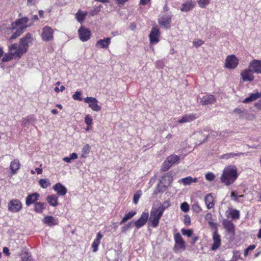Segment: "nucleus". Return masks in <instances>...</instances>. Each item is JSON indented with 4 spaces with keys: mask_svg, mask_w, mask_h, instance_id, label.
I'll return each instance as SVG.
<instances>
[{
    "mask_svg": "<svg viewBox=\"0 0 261 261\" xmlns=\"http://www.w3.org/2000/svg\"><path fill=\"white\" fill-rule=\"evenodd\" d=\"M238 176L237 167L235 166L229 165L223 170L220 180L224 185L228 186L235 181Z\"/></svg>",
    "mask_w": 261,
    "mask_h": 261,
    "instance_id": "1",
    "label": "nucleus"
},
{
    "mask_svg": "<svg viewBox=\"0 0 261 261\" xmlns=\"http://www.w3.org/2000/svg\"><path fill=\"white\" fill-rule=\"evenodd\" d=\"M28 21L27 17H23L18 19L16 21L11 23V30L16 29V31L13 33L9 39L10 40H13L19 37L28 27L27 24Z\"/></svg>",
    "mask_w": 261,
    "mask_h": 261,
    "instance_id": "2",
    "label": "nucleus"
},
{
    "mask_svg": "<svg viewBox=\"0 0 261 261\" xmlns=\"http://www.w3.org/2000/svg\"><path fill=\"white\" fill-rule=\"evenodd\" d=\"M239 60L233 55H228L226 57L224 67L231 70L236 68L239 64Z\"/></svg>",
    "mask_w": 261,
    "mask_h": 261,
    "instance_id": "3",
    "label": "nucleus"
},
{
    "mask_svg": "<svg viewBox=\"0 0 261 261\" xmlns=\"http://www.w3.org/2000/svg\"><path fill=\"white\" fill-rule=\"evenodd\" d=\"M179 159V156L174 154L168 156L163 163L161 170L162 171H167L173 165L178 163Z\"/></svg>",
    "mask_w": 261,
    "mask_h": 261,
    "instance_id": "4",
    "label": "nucleus"
},
{
    "mask_svg": "<svg viewBox=\"0 0 261 261\" xmlns=\"http://www.w3.org/2000/svg\"><path fill=\"white\" fill-rule=\"evenodd\" d=\"M34 39V37L32 34L27 33L20 39L19 45L23 48V50L27 51L29 47L33 45Z\"/></svg>",
    "mask_w": 261,
    "mask_h": 261,
    "instance_id": "5",
    "label": "nucleus"
},
{
    "mask_svg": "<svg viewBox=\"0 0 261 261\" xmlns=\"http://www.w3.org/2000/svg\"><path fill=\"white\" fill-rule=\"evenodd\" d=\"M9 48V52L16 59H19L26 52L25 50H23V48L19 44L16 43L11 45Z\"/></svg>",
    "mask_w": 261,
    "mask_h": 261,
    "instance_id": "6",
    "label": "nucleus"
},
{
    "mask_svg": "<svg viewBox=\"0 0 261 261\" xmlns=\"http://www.w3.org/2000/svg\"><path fill=\"white\" fill-rule=\"evenodd\" d=\"M174 240L175 245L173 248L174 251L179 252L183 251L185 249V242L184 241L180 233H176L174 235Z\"/></svg>",
    "mask_w": 261,
    "mask_h": 261,
    "instance_id": "7",
    "label": "nucleus"
},
{
    "mask_svg": "<svg viewBox=\"0 0 261 261\" xmlns=\"http://www.w3.org/2000/svg\"><path fill=\"white\" fill-rule=\"evenodd\" d=\"M162 215L161 212H159L156 210V208H152L150 212L149 222L153 227H156L158 225L159 220Z\"/></svg>",
    "mask_w": 261,
    "mask_h": 261,
    "instance_id": "8",
    "label": "nucleus"
},
{
    "mask_svg": "<svg viewBox=\"0 0 261 261\" xmlns=\"http://www.w3.org/2000/svg\"><path fill=\"white\" fill-rule=\"evenodd\" d=\"M8 208V210L12 213L19 212L22 208V203L18 199H12L9 202Z\"/></svg>",
    "mask_w": 261,
    "mask_h": 261,
    "instance_id": "9",
    "label": "nucleus"
},
{
    "mask_svg": "<svg viewBox=\"0 0 261 261\" xmlns=\"http://www.w3.org/2000/svg\"><path fill=\"white\" fill-rule=\"evenodd\" d=\"M84 101L88 103L89 107L93 111L98 112L100 111L101 108L98 105V100L94 97H87L85 98Z\"/></svg>",
    "mask_w": 261,
    "mask_h": 261,
    "instance_id": "10",
    "label": "nucleus"
},
{
    "mask_svg": "<svg viewBox=\"0 0 261 261\" xmlns=\"http://www.w3.org/2000/svg\"><path fill=\"white\" fill-rule=\"evenodd\" d=\"M54 31L53 30L49 27L46 26L43 28L41 34V38L44 41H49L53 39Z\"/></svg>",
    "mask_w": 261,
    "mask_h": 261,
    "instance_id": "11",
    "label": "nucleus"
},
{
    "mask_svg": "<svg viewBox=\"0 0 261 261\" xmlns=\"http://www.w3.org/2000/svg\"><path fill=\"white\" fill-rule=\"evenodd\" d=\"M199 117V115L197 113H190L184 115L179 119L177 122L178 123H185L191 122Z\"/></svg>",
    "mask_w": 261,
    "mask_h": 261,
    "instance_id": "12",
    "label": "nucleus"
},
{
    "mask_svg": "<svg viewBox=\"0 0 261 261\" xmlns=\"http://www.w3.org/2000/svg\"><path fill=\"white\" fill-rule=\"evenodd\" d=\"M78 33L80 40L83 42L88 41L90 38L91 32L88 29L81 27L78 30Z\"/></svg>",
    "mask_w": 261,
    "mask_h": 261,
    "instance_id": "13",
    "label": "nucleus"
},
{
    "mask_svg": "<svg viewBox=\"0 0 261 261\" xmlns=\"http://www.w3.org/2000/svg\"><path fill=\"white\" fill-rule=\"evenodd\" d=\"M160 32L159 29L153 27L149 34V39L152 44L157 43L159 41Z\"/></svg>",
    "mask_w": 261,
    "mask_h": 261,
    "instance_id": "14",
    "label": "nucleus"
},
{
    "mask_svg": "<svg viewBox=\"0 0 261 261\" xmlns=\"http://www.w3.org/2000/svg\"><path fill=\"white\" fill-rule=\"evenodd\" d=\"M148 213H143L140 218L135 222L134 224L136 227L137 228H140L144 226L148 219Z\"/></svg>",
    "mask_w": 261,
    "mask_h": 261,
    "instance_id": "15",
    "label": "nucleus"
},
{
    "mask_svg": "<svg viewBox=\"0 0 261 261\" xmlns=\"http://www.w3.org/2000/svg\"><path fill=\"white\" fill-rule=\"evenodd\" d=\"M249 68L253 72L257 73H261V61L254 60L250 63Z\"/></svg>",
    "mask_w": 261,
    "mask_h": 261,
    "instance_id": "16",
    "label": "nucleus"
},
{
    "mask_svg": "<svg viewBox=\"0 0 261 261\" xmlns=\"http://www.w3.org/2000/svg\"><path fill=\"white\" fill-rule=\"evenodd\" d=\"M53 189L57 192L58 195L63 196L67 192L66 188L60 182H58L53 186Z\"/></svg>",
    "mask_w": 261,
    "mask_h": 261,
    "instance_id": "17",
    "label": "nucleus"
},
{
    "mask_svg": "<svg viewBox=\"0 0 261 261\" xmlns=\"http://www.w3.org/2000/svg\"><path fill=\"white\" fill-rule=\"evenodd\" d=\"M241 75L244 81H252L254 79L253 72L249 68L243 70Z\"/></svg>",
    "mask_w": 261,
    "mask_h": 261,
    "instance_id": "18",
    "label": "nucleus"
},
{
    "mask_svg": "<svg viewBox=\"0 0 261 261\" xmlns=\"http://www.w3.org/2000/svg\"><path fill=\"white\" fill-rule=\"evenodd\" d=\"M223 225L227 231L232 236L235 234L234 226L233 223L227 220H224L223 221Z\"/></svg>",
    "mask_w": 261,
    "mask_h": 261,
    "instance_id": "19",
    "label": "nucleus"
},
{
    "mask_svg": "<svg viewBox=\"0 0 261 261\" xmlns=\"http://www.w3.org/2000/svg\"><path fill=\"white\" fill-rule=\"evenodd\" d=\"M213 240L214 242L211 249L212 250H216L221 245L220 236L216 230L213 232Z\"/></svg>",
    "mask_w": 261,
    "mask_h": 261,
    "instance_id": "20",
    "label": "nucleus"
},
{
    "mask_svg": "<svg viewBox=\"0 0 261 261\" xmlns=\"http://www.w3.org/2000/svg\"><path fill=\"white\" fill-rule=\"evenodd\" d=\"M195 6V2L192 0H188L184 2L181 7L180 10L182 12H188L191 11Z\"/></svg>",
    "mask_w": 261,
    "mask_h": 261,
    "instance_id": "21",
    "label": "nucleus"
},
{
    "mask_svg": "<svg viewBox=\"0 0 261 261\" xmlns=\"http://www.w3.org/2000/svg\"><path fill=\"white\" fill-rule=\"evenodd\" d=\"M216 102V98L212 95H206L203 96L201 100L200 103L203 106L211 105Z\"/></svg>",
    "mask_w": 261,
    "mask_h": 261,
    "instance_id": "22",
    "label": "nucleus"
},
{
    "mask_svg": "<svg viewBox=\"0 0 261 261\" xmlns=\"http://www.w3.org/2000/svg\"><path fill=\"white\" fill-rule=\"evenodd\" d=\"M111 43L110 38H106L103 39L98 40L96 43V46L100 48H107L109 47Z\"/></svg>",
    "mask_w": 261,
    "mask_h": 261,
    "instance_id": "23",
    "label": "nucleus"
},
{
    "mask_svg": "<svg viewBox=\"0 0 261 261\" xmlns=\"http://www.w3.org/2000/svg\"><path fill=\"white\" fill-rule=\"evenodd\" d=\"M39 196V195L37 193L29 195L26 198V205L29 206L35 203L38 199Z\"/></svg>",
    "mask_w": 261,
    "mask_h": 261,
    "instance_id": "24",
    "label": "nucleus"
},
{
    "mask_svg": "<svg viewBox=\"0 0 261 261\" xmlns=\"http://www.w3.org/2000/svg\"><path fill=\"white\" fill-rule=\"evenodd\" d=\"M208 134H205L203 132H198L196 134V137L198 140L196 142L197 145H199L205 142L207 138Z\"/></svg>",
    "mask_w": 261,
    "mask_h": 261,
    "instance_id": "25",
    "label": "nucleus"
},
{
    "mask_svg": "<svg viewBox=\"0 0 261 261\" xmlns=\"http://www.w3.org/2000/svg\"><path fill=\"white\" fill-rule=\"evenodd\" d=\"M20 162L18 159H15L11 162L10 169L13 174L16 173L17 171L20 168Z\"/></svg>",
    "mask_w": 261,
    "mask_h": 261,
    "instance_id": "26",
    "label": "nucleus"
},
{
    "mask_svg": "<svg viewBox=\"0 0 261 261\" xmlns=\"http://www.w3.org/2000/svg\"><path fill=\"white\" fill-rule=\"evenodd\" d=\"M102 237V234L100 232L97 233L96 238L94 240L92 244V247L94 252H95L97 251L98 246L100 242V240Z\"/></svg>",
    "mask_w": 261,
    "mask_h": 261,
    "instance_id": "27",
    "label": "nucleus"
},
{
    "mask_svg": "<svg viewBox=\"0 0 261 261\" xmlns=\"http://www.w3.org/2000/svg\"><path fill=\"white\" fill-rule=\"evenodd\" d=\"M160 25L164 28H168L170 25L171 18L169 17H163L159 19Z\"/></svg>",
    "mask_w": 261,
    "mask_h": 261,
    "instance_id": "28",
    "label": "nucleus"
},
{
    "mask_svg": "<svg viewBox=\"0 0 261 261\" xmlns=\"http://www.w3.org/2000/svg\"><path fill=\"white\" fill-rule=\"evenodd\" d=\"M46 200L51 206L56 207L59 204L58 197L56 195H50L47 196Z\"/></svg>",
    "mask_w": 261,
    "mask_h": 261,
    "instance_id": "29",
    "label": "nucleus"
},
{
    "mask_svg": "<svg viewBox=\"0 0 261 261\" xmlns=\"http://www.w3.org/2000/svg\"><path fill=\"white\" fill-rule=\"evenodd\" d=\"M204 200L208 209H211L214 207V197L212 194H209L205 196Z\"/></svg>",
    "mask_w": 261,
    "mask_h": 261,
    "instance_id": "30",
    "label": "nucleus"
},
{
    "mask_svg": "<svg viewBox=\"0 0 261 261\" xmlns=\"http://www.w3.org/2000/svg\"><path fill=\"white\" fill-rule=\"evenodd\" d=\"M261 97V92H256L255 93H251L250 96L243 101L244 103H249L251 101H253L258 98Z\"/></svg>",
    "mask_w": 261,
    "mask_h": 261,
    "instance_id": "31",
    "label": "nucleus"
},
{
    "mask_svg": "<svg viewBox=\"0 0 261 261\" xmlns=\"http://www.w3.org/2000/svg\"><path fill=\"white\" fill-rule=\"evenodd\" d=\"M43 221L49 226L55 225L57 224L56 220L51 216L45 217Z\"/></svg>",
    "mask_w": 261,
    "mask_h": 261,
    "instance_id": "32",
    "label": "nucleus"
},
{
    "mask_svg": "<svg viewBox=\"0 0 261 261\" xmlns=\"http://www.w3.org/2000/svg\"><path fill=\"white\" fill-rule=\"evenodd\" d=\"M162 179L164 183H165L167 186H169L173 180L172 174L170 173L165 174L162 177Z\"/></svg>",
    "mask_w": 261,
    "mask_h": 261,
    "instance_id": "33",
    "label": "nucleus"
},
{
    "mask_svg": "<svg viewBox=\"0 0 261 261\" xmlns=\"http://www.w3.org/2000/svg\"><path fill=\"white\" fill-rule=\"evenodd\" d=\"M181 181L185 185H189L192 182H196L198 181L197 178H192L191 176H188L185 178H183L181 179Z\"/></svg>",
    "mask_w": 261,
    "mask_h": 261,
    "instance_id": "34",
    "label": "nucleus"
},
{
    "mask_svg": "<svg viewBox=\"0 0 261 261\" xmlns=\"http://www.w3.org/2000/svg\"><path fill=\"white\" fill-rule=\"evenodd\" d=\"M45 208V204L44 202H37L34 205V210L37 213H41Z\"/></svg>",
    "mask_w": 261,
    "mask_h": 261,
    "instance_id": "35",
    "label": "nucleus"
},
{
    "mask_svg": "<svg viewBox=\"0 0 261 261\" xmlns=\"http://www.w3.org/2000/svg\"><path fill=\"white\" fill-rule=\"evenodd\" d=\"M167 185L163 182H160L157 186L156 189L154 192L155 194H157L159 193H162L164 192L167 188Z\"/></svg>",
    "mask_w": 261,
    "mask_h": 261,
    "instance_id": "36",
    "label": "nucleus"
},
{
    "mask_svg": "<svg viewBox=\"0 0 261 261\" xmlns=\"http://www.w3.org/2000/svg\"><path fill=\"white\" fill-rule=\"evenodd\" d=\"M136 214L135 211H131L125 215L124 217L122 218V220L120 222V224L121 225L123 223L126 222L127 220L130 219L134 216Z\"/></svg>",
    "mask_w": 261,
    "mask_h": 261,
    "instance_id": "37",
    "label": "nucleus"
},
{
    "mask_svg": "<svg viewBox=\"0 0 261 261\" xmlns=\"http://www.w3.org/2000/svg\"><path fill=\"white\" fill-rule=\"evenodd\" d=\"M243 154H244L243 153H233V152L227 153L226 154L222 155L221 156V159L227 160L231 158H234L235 156H240L241 155H243Z\"/></svg>",
    "mask_w": 261,
    "mask_h": 261,
    "instance_id": "38",
    "label": "nucleus"
},
{
    "mask_svg": "<svg viewBox=\"0 0 261 261\" xmlns=\"http://www.w3.org/2000/svg\"><path fill=\"white\" fill-rule=\"evenodd\" d=\"M87 14V12H82L79 10L76 14L75 17L77 20L79 22H82L85 19L86 15Z\"/></svg>",
    "mask_w": 261,
    "mask_h": 261,
    "instance_id": "39",
    "label": "nucleus"
},
{
    "mask_svg": "<svg viewBox=\"0 0 261 261\" xmlns=\"http://www.w3.org/2000/svg\"><path fill=\"white\" fill-rule=\"evenodd\" d=\"M233 112L239 115L240 118H244L247 115V111L245 110H242L239 108H236Z\"/></svg>",
    "mask_w": 261,
    "mask_h": 261,
    "instance_id": "40",
    "label": "nucleus"
},
{
    "mask_svg": "<svg viewBox=\"0 0 261 261\" xmlns=\"http://www.w3.org/2000/svg\"><path fill=\"white\" fill-rule=\"evenodd\" d=\"M228 213L232 219H238L240 217L239 211L237 210H230Z\"/></svg>",
    "mask_w": 261,
    "mask_h": 261,
    "instance_id": "41",
    "label": "nucleus"
},
{
    "mask_svg": "<svg viewBox=\"0 0 261 261\" xmlns=\"http://www.w3.org/2000/svg\"><path fill=\"white\" fill-rule=\"evenodd\" d=\"M39 184L43 188H46L50 185V181L47 179H41L39 180Z\"/></svg>",
    "mask_w": 261,
    "mask_h": 261,
    "instance_id": "42",
    "label": "nucleus"
},
{
    "mask_svg": "<svg viewBox=\"0 0 261 261\" xmlns=\"http://www.w3.org/2000/svg\"><path fill=\"white\" fill-rule=\"evenodd\" d=\"M90 147L89 144H86L82 148V157L86 158L87 155L89 153Z\"/></svg>",
    "mask_w": 261,
    "mask_h": 261,
    "instance_id": "43",
    "label": "nucleus"
},
{
    "mask_svg": "<svg viewBox=\"0 0 261 261\" xmlns=\"http://www.w3.org/2000/svg\"><path fill=\"white\" fill-rule=\"evenodd\" d=\"M77 158V155L76 153H72L69 156L64 157L63 160L67 163H70L72 160H75Z\"/></svg>",
    "mask_w": 261,
    "mask_h": 261,
    "instance_id": "44",
    "label": "nucleus"
},
{
    "mask_svg": "<svg viewBox=\"0 0 261 261\" xmlns=\"http://www.w3.org/2000/svg\"><path fill=\"white\" fill-rule=\"evenodd\" d=\"M14 57L12 55H11V53L9 52V54H6L4 55V56L3 57L2 59V62H6L11 61L12 60Z\"/></svg>",
    "mask_w": 261,
    "mask_h": 261,
    "instance_id": "45",
    "label": "nucleus"
},
{
    "mask_svg": "<svg viewBox=\"0 0 261 261\" xmlns=\"http://www.w3.org/2000/svg\"><path fill=\"white\" fill-rule=\"evenodd\" d=\"M101 7V5H99L98 6L94 7L93 9L91 10V11L89 12L90 15L91 16H94L97 15L98 13V12L100 11Z\"/></svg>",
    "mask_w": 261,
    "mask_h": 261,
    "instance_id": "46",
    "label": "nucleus"
},
{
    "mask_svg": "<svg viewBox=\"0 0 261 261\" xmlns=\"http://www.w3.org/2000/svg\"><path fill=\"white\" fill-rule=\"evenodd\" d=\"M198 4L200 8H205L210 3V0H197Z\"/></svg>",
    "mask_w": 261,
    "mask_h": 261,
    "instance_id": "47",
    "label": "nucleus"
},
{
    "mask_svg": "<svg viewBox=\"0 0 261 261\" xmlns=\"http://www.w3.org/2000/svg\"><path fill=\"white\" fill-rule=\"evenodd\" d=\"M22 261H32L31 255L29 253H25L22 254L21 257Z\"/></svg>",
    "mask_w": 261,
    "mask_h": 261,
    "instance_id": "48",
    "label": "nucleus"
},
{
    "mask_svg": "<svg viewBox=\"0 0 261 261\" xmlns=\"http://www.w3.org/2000/svg\"><path fill=\"white\" fill-rule=\"evenodd\" d=\"M141 195V191H138L134 195L133 202L135 204H137Z\"/></svg>",
    "mask_w": 261,
    "mask_h": 261,
    "instance_id": "49",
    "label": "nucleus"
},
{
    "mask_svg": "<svg viewBox=\"0 0 261 261\" xmlns=\"http://www.w3.org/2000/svg\"><path fill=\"white\" fill-rule=\"evenodd\" d=\"M180 209L184 212H188L189 211V205L186 202H184L181 204Z\"/></svg>",
    "mask_w": 261,
    "mask_h": 261,
    "instance_id": "50",
    "label": "nucleus"
},
{
    "mask_svg": "<svg viewBox=\"0 0 261 261\" xmlns=\"http://www.w3.org/2000/svg\"><path fill=\"white\" fill-rule=\"evenodd\" d=\"M133 225V223L132 222H129L128 224L125 225V226H123L121 228V231L122 232L124 233L126 231H127L128 230H129Z\"/></svg>",
    "mask_w": 261,
    "mask_h": 261,
    "instance_id": "51",
    "label": "nucleus"
},
{
    "mask_svg": "<svg viewBox=\"0 0 261 261\" xmlns=\"http://www.w3.org/2000/svg\"><path fill=\"white\" fill-rule=\"evenodd\" d=\"M192 209L193 211L197 213H199L202 211V208L198 203H194L192 205Z\"/></svg>",
    "mask_w": 261,
    "mask_h": 261,
    "instance_id": "52",
    "label": "nucleus"
},
{
    "mask_svg": "<svg viewBox=\"0 0 261 261\" xmlns=\"http://www.w3.org/2000/svg\"><path fill=\"white\" fill-rule=\"evenodd\" d=\"M181 231L183 235L187 236L188 237H191L193 233V231L191 229H186L183 228Z\"/></svg>",
    "mask_w": 261,
    "mask_h": 261,
    "instance_id": "53",
    "label": "nucleus"
},
{
    "mask_svg": "<svg viewBox=\"0 0 261 261\" xmlns=\"http://www.w3.org/2000/svg\"><path fill=\"white\" fill-rule=\"evenodd\" d=\"M215 178V175L212 172H208L205 174V178L208 181H212Z\"/></svg>",
    "mask_w": 261,
    "mask_h": 261,
    "instance_id": "54",
    "label": "nucleus"
},
{
    "mask_svg": "<svg viewBox=\"0 0 261 261\" xmlns=\"http://www.w3.org/2000/svg\"><path fill=\"white\" fill-rule=\"evenodd\" d=\"M85 122L89 126H90L92 123V119L91 117L87 115L85 118Z\"/></svg>",
    "mask_w": 261,
    "mask_h": 261,
    "instance_id": "55",
    "label": "nucleus"
},
{
    "mask_svg": "<svg viewBox=\"0 0 261 261\" xmlns=\"http://www.w3.org/2000/svg\"><path fill=\"white\" fill-rule=\"evenodd\" d=\"M204 42L200 40V39H198V40H195L193 41V45L196 47H198L200 46H201V45H202L203 44Z\"/></svg>",
    "mask_w": 261,
    "mask_h": 261,
    "instance_id": "56",
    "label": "nucleus"
},
{
    "mask_svg": "<svg viewBox=\"0 0 261 261\" xmlns=\"http://www.w3.org/2000/svg\"><path fill=\"white\" fill-rule=\"evenodd\" d=\"M81 95V92L77 91L76 93L73 95V98L75 100H77L79 101H81L82 100V97H80Z\"/></svg>",
    "mask_w": 261,
    "mask_h": 261,
    "instance_id": "57",
    "label": "nucleus"
},
{
    "mask_svg": "<svg viewBox=\"0 0 261 261\" xmlns=\"http://www.w3.org/2000/svg\"><path fill=\"white\" fill-rule=\"evenodd\" d=\"M230 197L231 200L236 201H239V197L234 191L231 193Z\"/></svg>",
    "mask_w": 261,
    "mask_h": 261,
    "instance_id": "58",
    "label": "nucleus"
},
{
    "mask_svg": "<svg viewBox=\"0 0 261 261\" xmlns=\"http://www.w3.org/2000/svg\"><path fill=\"white\" fill-rule=\"evenodd\" d=\"M233 256L235 258V260H237L240 257V253L239 251H233Z\"/></svg>",
    "mask_w": 261,
    "mask_h": 261,
    "instance_id": "59",
    "label": "nucleus"
},
{
    "mask_svg": "<svg viewBox=\"0 0 261 261\" xmlns=\"http://www.w3.org/2000/svg\"><path fill=\"white\" fill-rule=\"evenodd\" d=\"M166 209L165 207H164V206L162 204L158 208H156V210L159 212H161V214L163 215L164 210Z\"/></svg>",
    "mask_w": 261,
    "mask_h": 261,
    "instance_id": "60",
    "label": "nucleus"
},
{
    "mask_svg": "<svg viewBox=\"0 0 261 261\" xmlns=\"http://www.w3.org/2000/svg\"><path fill=\"white\" fill-rule=\"evenodd\" d=\"M65 89V87L63 86H61L60 88L56 87L55 88V91L57 92H59V91H63Z\"/></svg>",
    "mask_w": 261,
    "mask_h": 261,
    "instance_id": "61",
    "label": "nucleus"
},
{
    "mask_svg": "<svg viewBox=\"0 0 261 261\" xmlns=\"http://www.w3.org/2000/svg\"><path fill=\"white\" fill-rule=\"evenodd\" d=\"M162 205L164 206V207L167 208L170 205V202L169 201L166 200L163 203Z\"/></svg>",
    "mask_w": 261,
    "mask_h": 261,
    "instance_id": "62",
    "label": "nucleus"
},
{
    "mask_svg": "<svg viewBox=\"0 0 261 261\" xmlns=\"http://www.w3.org/2000/svg\"><path fill=\"white\" fill-rule=\"evenodd\" d=\"M185 223L187 225H188L190 224V217H189L188 216H186L185 217Z\"/></svg>",
    "mask_w": 261,
    "mask_h": 261,
    "instance_id": "63",
    "label": "nucleus"
},
{
    "mask_svg": "<svg viewBox=\"0 0 261 261\" xmlns=\"http://www.w3.org/2000/svg\"><path fill=\"white\" fill-rule=\"evenodd\" d=\"M150 2V0H140V4L142 5H146Z\"/></svg>",
    "mask_w": 261,
    "mask_h": 261,
    "instance_id": "64",
    "label": "nucleus"
}]
</instances>
